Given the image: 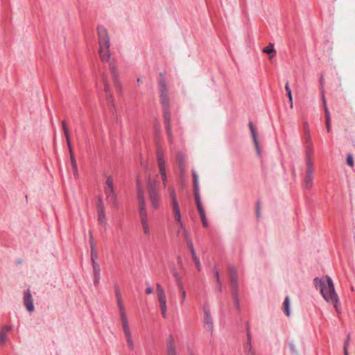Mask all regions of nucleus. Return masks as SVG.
I'll return each instance as SVG.
<instances>
[{"instance_id": "nucleus-1", "label": "nucleus", "mask_w": 355, "mask_h": 355, "mask_svg": "<svg viewBox=\"0 0 355 355\" xmlns=\"http://www.w3.org/2000/svg\"><path fill=\"white\" fill-rule=\"evenodd\" d=\"M325 278L327 281L322 277H315L313 279L315 286L316 289L320 290L325 301L331 303L336 312L340 313L341 309L339 298L335 291L333 280L328 275H326Z\"/></svg>"}, {"instance_id": "nucleus-2", "label": "nucleus", "mask_w": 355, "mask_h": 355, "mask_svg": "<svg viewBox=\"0 0 355 355\" xmlns=\"http://www.w3.org/2000/svg\"><path fill=\"white\" fill-rule=\"evenodd\" d=\"M159 90L160 93V103L163 108V116L166 133L169 141H172V130L171 128L170 101L168 87L165 79L163 78L159 81Z\"/></svg>"}, {"instance_id": "nucleus-3", "label": "nucleus", "mask_w": 355, "mask_h": 355, "mask_svg": "<svg viewBox=\"0 0 355 355\" xmlns=\"http://www.w3.org/2000/svg\"><path fill=\"white\" fill-rule=\"evenodd\" d=\"M97 31L98 34L99 54L103 62H107L110 58V38L106 29L103 26H98Z\"/></svg>"}, {"instance_id": "nucleus-4", "label": "nucleus", "mask_w": 355, "mask_h": 355, "mask_svg": "<svg viewBox=\"0 0 355 355\" xmlns=\"http://www.w3.org/2000/svg\"><path fill=\"white\" fill-rule=\"evenodd\" d=\"M147 190L152 207L158 208L160 200L159 183L157 180L149 178L147 180Z\"/></svg>"}, {"instance_id": "nucleus-5", "label": "nucleus", "mask_w": 355, "mask_h": 355, "mask_svg": "<svg viewBox=\"0 0 355 355\" xmlns=\"http://www.w3.org/2000/svg\"><path fill=\"white\" fill-rule=\"evenodd\" d=\"M138 211L144 234L146 236L149 237L150 235V230L148 223V216L147 214L146 209H139Z\"/></svg>"}, {"instance_id": "nucleus-6", "label": "nucleus", "mask_w": 355, "mask_h": 355, "mask_svg": "<svg viewBox=\"0 0 355 355\" xmlns=\"http://www.w3.org/2000/svg\"><path fill=\"white\" fill-rule=\"evenodd\" d=\"M307 168L304 178V187L305 189H310L313 185V165L311 162H308Z\"/></svg>"}, {"instance_id": "nucleus-7", "label": "nucleus", "mask_w": 355, "mask_h": 355, "mask_svg": "<svg viewBox=\"0 0 355 355\" xmlns=\"http://www.w3.org/2000/svg\"><path fill=\"white\" fill-rule=\"evenodd\" d=\"M203 312L204 327L211 333V335H212L214 331V324L209 308L207 306H205L203 307Z\"/></svg>"}, {"instance_id": "nucleus-8", "label": "nucleus", "mask_w": 355, "mask_h": 355, "mask_svg": "<svg viewBox=\"0 0 355 355\" xmlns=\"http://www.w3.org/2000/svg\"><path fill=\"white\" fill-rule=\"evenodd\" d=\"M227 270L230 276V285L231 289L239 288L238 274L236 268L233 265H229Z\"/></svg>"}, {"instance_id": "nucleus-9", "label": "nucleus", "mask_w": 355, "mask_h": 355, "mask_svg": "<svg viewBox=\"0 0 355 355\" xmlns=\"http://www.w3.org/2000/svg\"><path fill=\"white\" fill-rule=\"evenodd\" d=\"M106 199L109 203L117 208L119 202L114 188L104 187Z\"/></svg>"}, {"instance_id": "nucleus-10", "label": "nucleus", "mask_w": 355, "mask_h": 355, "mask_svg": "<svg viewBox=\"0 0 355 355\" xmlns=\"http://www.w3.org/2000/svg\"><path fill=\"white\" fill-rule=\"evenodd\" d=\"M24 304L29 313H33L34 311L35 306L33 298L29 289H27L24 292Z\"/></svg>"}, {"instance_id": "nucleus-11", "label": "nucleus", "mask_w": 355, "mask_h": 355, "mask_svg": "<svg viewBox=\"0 0 355 355\" xmlns=\"http://www.w3.org/2000/svg\"><path fill=\"white\" fill-rule=\"evenodd\" d=\"M249 128L250 130V132H251L252 140H253L254 147L256 149L257 155H258V157L259 158H261V148L259 147V141H258L257 134L255 128L252 121L249 122Z\"/></svg>"}, {"instance_id": "nucleus-12", "label": "nucleus", "mask_w": 355, "mask_h": 355, "mask_svg": "<svg viewBox=\"0 0 355 355\" xmlns=\"http://www.w3.org/2000/svg\"><path fill=\"white\" fill-rule=\"evenodd\" d=\"M115 291H116V301H117V305L118 308L119 309L120 312V316L121 319L123 320V318H127V316L125 315V308L123 304V300L119 292V288L116 286H115Z\"/></svg>"}, {"instance_id": "nucleus-13", "label": "nucleus", "mask_w": 355, "mask_h": 355, "mask_svg": "<svg viewBox=\"0 0 355 355\" xmlns=\"http://www.w3.org/2000/svg\"><path fill=\"white\" fill-rule=\"evenodd\" d=\"M157 166L159 171H166L165 166V159L164 152L160 148L157 149Z\"/></svg>"}, {"instance_id": "nucleus-14", "label": "nucleus", "mask_w": 355, "mask_h": 355, "mask_svg": "<svg viewBox=\"0 0 355 355\" xmlns=\"http://www.w3.org/2000/svg\"><path fill=\"white\" fill-rule=\"evenodd\" d=\"M192 176H193V190H194L195 200H200L198 176L195 170H192Z\"/></svg>"}, {"instance_id": "nucleus-15", "label": "nucleus", "mask_w": 355, "mask_h": 355, "mask_svg": "<svg viewBox=\"0 0 355 355\" xmlns=\"http://www.w3.org/2000/svg\"><path fill=\"white\" fill-rule=\"evenodd\" d=\"M196 205H197V208H198V212L200 214V218H201V220H202V225L205 227H207L208 226V222H207V218H206L205 211V210L203 209V207H202V202H201V200H196Z\"/></svg>"}, {"instance_id": "nucleus-16", "label": "nucleus", "mask_w": 355, "mask_h": 355, "mask_svg": "<svg viewBox=\"0 0 355 355\" xmlns=\"http://www.w3.org/2000/svg\"><path fill=\"white\" fill-rule=\"evenodd\" d=\"M137 199L139 209H146V200L143 191L140 187L139 181H137Z\"/></svg>"}, {"instance_id": "nucleus-17", "label": "nucleus", "mask_w": 355, "mask_h": 355, "mask_svg": "<svg viewBox=\"0 0 355 355\" xmlns=\"http://www.w3.org/2000/svg\"><path fill=\"white\" fill-rule=\"evenodd\" d=\"M61 123H62V130H63V132L64 133V136H65V138L67 140L69 150L70 153V156L71 157L72 155H73V149H72V146H71V141H70V138H69V132L68 130L67 123L65 121H62Z\"/></svg>"}, {"instance_id": "nucleus-18", "label": "nucleus", "mask_w": 355, "mask_h": 355, "mask_svg": "<svg viewBox=\"0 0 355 355\" xmlns=\"http://www.w3.org/2000/svg\"><path fill=\"white\" fill-rule=\"evenodd\" d=\"M61 123H62V130H63V132L64 133V136H65V138L67 140L69 150L70 153V156L71 157L72 155H73V149H72V146H71V141H70V138H69V132L68 130L67 123L65 121H62Z\"/></svg>"}, {"instance_id": "nucleus-19", "label": "nucleus", "mask_w": 355, "mask_h": 355, "mask_svg": "<svg viewBox=\"0 0 355 355\" xmlns=\"http://www.w3.org/2000/svg\"><path fill=\"white\" fill-rule=\"evenodd\" d=\"M61 123H62V130H63V132L64 133V136H65V138L67 140L69 150L70 153V156L71 157L72 155H73V149H72V146H71V141H70V138H69V132L68 130L67 123L65 121H62Z\"/></svg>"}, {"instance_id": "nucleus-20", "label": "nucleus", "mask_w": 355, "mask_h": 355, "mask_svg": "<svg viewBox=\"0 0 355 355\" xmlns=\"http://www.w3.org/2000/svg\"><path fill=\"white\" fill-rule=\"evenodd\" d=\"M167 355H178L175 347L174 338L172 336H169L166 341Z\"/></svg>"}, {"instance_id": "nucleus-21", "label": "nucleus", "mask_w": 355, "mask_h": 355, "mask_svg": "<svg viewBox=\"0 0 355 355\" xmlns=\"http://www.w3.org/2000/svg\"><path fill=\"white\" fill-rule=\"evenodd\" d=\"M232 293L236 310L239 313H240L241 309L239 300V288L232 289Z\"/></svg>"}, {"instance_id": "nucleus-22", "label": "nucleus", "mask_w": 355, "mask_h": 355, "mask_svg": "<svg viewBox=\"0 0 355 355\" xmlns=\"http://www.w3.org/2000/svg\"><path fill=\"white\" fill-rule=\"evenodd\" d=\"M12 326L4 325L0 331V344L4 345L8 340L7 333L12 329Z\"/></svg>"}, {"instance_id": "nucleus-23", "label": "nucleus", "mask_w": 355, "mask_h": 355, "mask_svg": "<svg viewBox=\"0 0 355 355\" xmlns=\"http://www.w3.org/2000/svg\"><path fill=\"white\" fill-rule=\"evenodd\" d=\"M89 243H90V248H91V259H98V255L96 251L95 243L94 240V236L92 232L89 231Z\"/></svg>"}, {"instance_id": "nucleus-24", "label": "nucleus", "mask_w": 355, "mask_h": 355, "mask_svg": "<svg viewBox=\"0 0 355 355\" xmlns=\"http://www.w3.org/2000/svg\"><path fill=\"white\" fill-rule=\"evenodd\" d=\"M110 67L111 73H112V76L113 77V79H114V81L116 89H117L118 92H121L122 89H121V86L119 85V83L118 82L116 70L114 66L112 65V64H110Z\"/></svg>"}, {"instance_id": "nucleus-25", "label": "nucleus", "mask_w": 355, "mask_h": 355, "mask_svg": "<svg viewBox=\"0 0 355 355\" xmlns=\"http://www.w3.org/2000/svg\"><path fill=\"white\" fill-rule=\"evenodd\" d=\"M172 208H173V213L175 215V220L176 221H180L181 218H182V216H181V213H180L179 203L178 202L173 203Z\"/></svg>"}, {"instance_id": "nucleus-26", "label": "nucleus", "mask_w": 355, "mask_h": 355, "mask_svg": "<svg viewBox=\"0 0 355 355\" xmlns=\"http://www.w3.org/2000/svg\"><path fill=\"white\" fill-rule=\"evenodd\" d=\"M96 261L97 259H91L93 275H101L100 264Z\"/></svg>"}, {"instance_id": "nucleus-27", "label": "nucleus", "mask_w": 355, "mask_h": 355, "mask_svg": "<svg viewBox=\"0 0 355 355\" xmlns=\"http://www.w3.org/2000/svg\"><path fill=\"white\" fill-rule=\"evenodd\" d=\"M121 322H122L123 329V331H124L125 337L126 338L130 337L131 333H130V329L128 322V318H123V320H121Z\"/></svg>"}, {"instance_id": "nucleus-28", "label": "nucleus", "mask_w": 355, "mask_h": 355, "mask_svg": "<svg viewBox=\"0 0 355 355\" xmlns=\"http://www.w3.org/2000/svg\"><path fill=\"white\" fill-rule=\"evenodd\" d=\"M284 312L287 316H290V299L289 297L286 296L284 302Z\"/></svg>"}, {"instance_id": "nucleus-29", "label": "nucleus", "mask_w": 355, "mask_h": 355, "mask_svg": "<svg viewBox=\"0 0 355 355\" xmlns=\"http://www.w3.org/2000/svg\"><path fill=\"white\" fill-rule=\"evenodd\" d=\"M168 191H169V196H170V198L171 200L172 204L173 203H178V201L177 198H176V193H175V189L173 187H170L168 189Z\"/></svg>"}, {"instance_id": "nucleus-30", "label": "nucleus", "mask_w": 355, "mask_h": 355, "mask_svg": "<svg viewBox=\"0 0 355 355\" xmlns=\"http://www.w3.org/2000/svg\"><path fill=\"white\" fill-rule=\"evenodd\" d=\"M97 213H98V220L101 223L105 225L107 223V220H106V217H105V210L97 211Z\"/></svg>"}, {"instance_id": "nucleus-31", "label": "nucleus", "mask_w": 355, "mask_h": 355, "mask_svg": "<svg viewBox=\"0 0 355 355\" xmlns=\"http://www.w3.org/2000/svg\"><path fill=\"white\" fill-rule=\"evenodd\" d=\"M212 272L214 275V277L216 278V282H217V284H218V289L219 291L221 290V282H220V277H219V272H218V270L216 269V268H213L212 269Z\"/></svg>"}, {"instance_id": "nucleus-32", "label": "nucleus", "mask_w": 355, "mask_h": 355, "mask_svg": "<svg viewBox=\"0 0 355 355\" xmlns=\"http://www.w3.org/2000/svg\"><path fill=\"white\" fill-rule=\"evenodd\" d=\"M103 81H104V90L107 96V97L109 98V102L110 103H113V99H112V96L110 95V86L108 85V84L105 82V80L103 79Z\"/></svg>"}, {"instance_id": "nucleus-33", "label": "nucleus", "mask_w": 355, "mask_h": 355, "mask_svg": "<svg viewBox=\"0 0 355 355\" xmlns=\"http://www.w3.org/2000/svg\"><path fill=\"white\" fill-rule=\"evenodd\" d=\"M285 89L286 91L287 96H288V97L289 98V101H290V103H291V107H293L292 92H291V89L290 87H289L288 82H287L286 85H285Z\"/></svg>"}, {"instance_id": "nucleus-34", "label": "nucleus", "mask_w": 355, "mask_h": 355, "mask_svg": "<svg viewBox=\"0 0 355 355\" xmlns=\"http://www.w3.org/2000/svg\"><path fill=\"white\" fill-rule=\"evenodd\" d=\"M313 153V148L311 146H308L306 147V164H308V162L311 161V156Z\"/></svg>"}, {"instance_id": "nucleus-35", "label": "nucleus", "mask_w": 355, "mask_h": 355, "mask_svg": "<svg viewBox=\"0 0 355 355\" xmlns=\"http://www.w3.org/2000/svg\"><path fill=\"white\" fill-rule=\"evenodd\" d=\"M187 245H188V247H189V248L190 250L191 255L192 256L196 255V251H195V249H194V246H193V242H192L191 239H187Z\"/></svg>"}, {"instance_id": "nucleus-36", "label": "nucleus", "mask_w": 355, "mask_h": 355, "mask_svg": "<svg viewBox=\"0 0 355 355\" xmlns=\"http://www.w3.org/2000/svg\"><path fill=\"white\" fill-rule=\"evenodd\" d=\"M104 187L114 188V182L112 176H107L105 181Z\"/></svg>"}, {"instance_id": "nucleus-37", "label": "nucleus", "mask_w": 355, "mask_h": 355, "mask_svg": "<svg viewBox=\"0 0 355 355\" xmlns=\"http://www.w3.org/2000/svg\"><path fill=\"white\" fill-rule=\"evenodd\" d=\"M263 52L266 53H275V49L273 47V44L270 43L268 46L265 47L263 49Z\"/></svg>"}, {"instance_id": "nucleus-38", "label": "nucleus", "mask_w": 355, "mask_h": 355, "mask_svg": "<svg viewBox=\"0 0 355 355\" xmlns=\"http://www.w3.org/2000/svg\"><path fill=\"white\" fill-rule=\"evenodd\" d=\"M244 351L248 354L253 355V354L252 353V344H251V343H248V342L246 343L245 345L244 346Z\"/></svg>"}, {"instance_id": "nucleus-39", "label": "nucleus", "mask_w": 355, "mask_h": 355, "mask_svg": "<svg viewBox=\"0 0 355 355\" xmlns=\"http://www.w3.org/2000/svg\"><path fill=\"white\" fill-rule=\"evenodd\" d=\"M160 173V175H161V178H162V182H163V185L164 187H166V184H167V175H166V171H159Z\"/></svg>"}, {"instance_id": "nucleus-40", "label": "nucleus", "mask_w": 355, "mask_h": 355, "mask_svg": "<svg viewBox=\"0 0 355 355\" xmlns=\"http://www.w3.org/2000/svg\"><path fill=\"white\" fill-rule=\"evenodd\" d=\"M193 257V259L195 262V264H196V266L198 269V271H200L201 270V264H200V259L199 258L197 257V255H193L192 256Z\"/></svg>"}, {"instance_id": "nucleus-41", "label": "nucleus", "mask_w": 355, "mask_h": 355, "mask_svg": "<svg viewBox=\"0 0 355 355\" xmlns=\"http://www.w3.org/2000/svg\"><path fill=\"white\" fill-rule=\"evenodd\" d=\"M160 309L162 316L165 318H166V312H167V306L166 304L163 303L160 304Z\"/></svg>"}, {"instance_id": "nucleus-42", "label": "nucleus", "mask_w": 355, "mask_h": 355, "mask_svg": "<svg viewBox=\"0 0 355 355\" xmlns=\"http://www.w3.org/2000/svg\"><path fill=\"white\" fill-rule=\"evenodd\" d=\"M349 340H350V334H348V335L347 336V338H346L345 341L344 342V345H343V351H344V352H348V347H349Z\"/></svg>"}, {"instance_id": "nucleus-43", "label": "nucleus", "mask_w": 355, "mask_h": 355, "mask_svg": "<svg viewBox=\"0 0 355 355\" xmlns=\"http://www.w3.org/2000/svg\"><path fill=\"white\" fill-rule=\"evenodd\" d=\"M288 346H289L291 353L293 355H298L297 351L295 346L293 342H290L288 344Z\"/></svg>"}, {"instance_id": "nucleus-44", "label": "nucleus", "mask_w": 355, "mask_h": 355, "mask_svg": "<svg viewBox=\"0 0 355 355\" xmlns=\"http://www.w3.org/2000/svg\"><path fill=\"white\" fill-rule=\"evenodd\" d=\"M104 205L102 200V198H98V205H97V211L104 210Z\"/></svg>"}, {"instance_id": "nucleus-45", "label": "nucleus", "mask_w": 355, "mask_h": 355, "mask_svg": "<svg viewBox=\"0 0 355 355\" xmlns=\"http://www.w3.org/2000/svg\"><path fill=\"white\" fill-rule=\"evenodd\" d=\"M173 277H175V282L177 284H180L182 282V279L179 273L176 271L173 272Z\"/></svg>"}, {"instance_id": "nucleus-46", "label": "nucleus", "mask_w": 355, "mask_h": 355, "mask_svg": "<svg viewBox=\"0 0 355 355\" xmlns=\"http://www.w3.org/2000/svg\"><path fill=\"white\" fill-rule=\"evenodd\" d=\"M347 164L350 166H354V160H353V157L352 155V154H348L347 155Z\"/></svg>"}, {"instance_id": "nucleus-47", "label": "nucleus", "mask_w": 355, "mask_h": 355, "mask_svg": "<svg viewBox=\"0 0 355 355\" xmlns=\"http://www.w3.org/2000/svg\"><path fill=\"white\" fill-rule=\"evenodd\" d=\"M94 276V285L97 287L100 284L101 275H93Z\"/></svg>"}, {"instance_id": "nucleus-48", "label": "nucleus", "mask_w": 355, "mask_h": 355, "mask_svg": "<svg viewBox=\"0 0 355 355\" xmlns=\"http://www.w3.org/2000/svg\"><path fill=\"white\" fill-rule=\"evenodd\" d=\"M246 329H247V342L251 343L252 342V336H251V332H250V327H249L248 324H247Z\"/></svg>"}, {"instance_id": "nucleus-49", "label": "nucleus", "mask_w": 355, "mask_h": 355, "mask_svg": "<svg viewBox=\"0 0 355 355\" xmlns=\"http://www.w3.org/2000/svg\"><path fill=\"white\" fill-rule=\"evenodd\" d=\"M126 339H127V343H128V347H130V349L131 350H132L134 349V345H133L132 336L127 337Z\"/></svg>"}, {"instance_id": "nucleus-50", "label": "nucleus", "mask_w": 355, "mask_h": 355, "mask_svg": "<svg viewBox=\"0 0 355 355\" xmlns=\"http://www.w3.org/2000/svg\"><path fill=\"white\" fill-rule=\"evenodd\" d=\"M71 164H72L73 169L76 171H77V164H76V161L74 155H72V157H71Z\"/></svg>"}, {"instance_id": "nucleus-51", "label": "nucleus", "mask_w": 355, "mask_h": 355, "mask_svg": "<svg viewBox=\"0 0 355 355\" xmlns=\"http://www.w3.org/2000/svg\"><path fill=\"white\" fill-rule=\"evenodd\" d=\"M256 214L257 218L260 217V203L258 202L256 205Z\"/></svg>"}, {"instance_id": "nucleus-52", "label": "nucleus", "mask_w": 355, "mask_h": 355, "mask_svg": "<svg viewBox=\"0 0 355 355\" xmlns=\"http://www.w3.org/2000/svg\"><path fill=\"white\" fill-rule=\"evenodd\" d=\"M181 293V302H180V303L183 304L184 300H185V298H186V291H182V293Z\"/></svg>"}, {"instance_id": "nucleus-53", "label": "nucleus", "mask_w": 355, "mask_h": 355, "mask_svg": "<svg viewBox=\"0 0 355 355\" xmlns=\"http://www.w3.org/2000/svg\"><path fill=\"white\" fill-rule=\"evenodd\" d=\"M323 104H324V113L327 114V113L329 112V110L327 108V104H326V101H325V98H324V96H323Z\"/></svg>"}, {"instance_id": "nucleus-54", "label": "nucleus", "mask_w": 355, "mask_h": 355, "mask_svg": "<svg viewBox=\"0 0 355 355\" xmlns=\"http://www.w3.org/2000/svg\"><path fill=\"white\" fill-rule=\"evenodd\" d=\"M156 289H157V293L164 291V288L162 287V286L159 283H157V284H156Z\"/></svg>"}, {"instance_id": "nucleus-55", "label": "nucleus", "mask_w": 355, "mask_h": 355, "mask_svg": "<svg viewBox=\"0 0 355 355\" xmlns=\"http://www.w3.org/2000/svg\"><path fill=\"white\" fill-rule=\"evenodd\" d=\"M326 123V126H327V132H330L331 129V121H328V122H325Z\"/></svg>"}, {"instance_id": "nucleus-56", "label": "nucleus", "mask_w": 355, "mask_h": 355, "mask_svg": "<svg viewBox=\"0 0 355 355\" xmlns=\"http://www.w3.org/2000/svg\"><path fill=\"white\" fill-rule=\"evenodd\" d=\"M153 288L148 285L146 289V293L147 294H151V293H153Z\"/></svg>"}, {"instance_id": "nucleus-57", "label": "nucleus", "mask_w": 355, "mask_h": 355, "mask_svg": "<svg viewBox=\"0 0 355 355\" xmlns=\"http://www.w3.org/2000/svg\"><path fill=\"white\" fill-rule=\"evenodd\" d=\"M158 301L159 302V304H163V303L166 304V297L159 298V299H158Z\"/></svg>"}, {"instance_id": "nucleus-58", "label": "nucleus", "mask_w": 355, "mask_h": 355, "mask_svg": "<svg viewBox=\"0 0 355 355\" xmlns=\"http://www.w3.org/2000/svg\"><path fill=\"white\" fill-rule=\"evenodd\" d=\"M166 297L164 291L160 292V293H157V297H158V299L162 298V297Z\"/></svg>"}, {"instance_id": "nucleus-59", "label": "nucleus", "mask_w": 355, "mask_h": 355, "mask_svg": "<svg viewBox=\"0 0 355 355\" xmlns=\"http://www.w3.org/2000/svg\"><path fill=\"white\" fill-rule=\"evenodd\" d=\"M328 121H331L330 112L325 114V122H328Z\"/></svg>"}, {"instance_id": "nucleus-60", "label": "nucleus", "mask_w": 355, "mask_h": 355, "mask_svg": "<svg viewBox=\"0 0 355 355\" xmlns=\"http://www.w3.org/2000/svg\"><path fill=\"white\" fill-rule=\"evenodd\" d=\"M183 232H184V236L185 240H186V241H187V239H190V237H189V233H188V232L187 231V230H184L183 231Z\"/></svg>"}, {"instance_id": "nucleus-61", "label": "nucleus", "mask_w": 355, "mask_h": 355, "mask_svg": "<svg viewBox=\"0 0 355 355\" xmlns=\"http://www.w3.org/2000/svg\"><path fill=\"white\" fill-rule=\"evenodd\" d=\"M178 287H179V290L180 291V293H182V291H184V288H183V285H182V282H180V284H177Z\"/></svg>"}, {"instance_id": "nucleus-62", "label": "nucleus", "mask_w": 355, "mask_h": 355, "mask_svg": "<svg viewBox=\"0 0 355 355\" xmlns=\"http://www.w3.org/2000/svg\"><path fill=\"white\" fill-rule=\"evenodd\" d=\"M178 223H179V225H180V227L184 231L185 229L184 227V225L182 221V220L180 221H177Z\"/></svg>"}, {"instance_id": "nucleus-63", "label": "nucleus", "mask_w": 355, "mask_h": 355, "mask_svg": "<svg viewBox=\"0 0 355 355\" xmlns=\"http://www.w3.org/2000/svg\"><path fill=\"white\" fill-rule=\"evenodd\" d=\"M179 165H180V171H181V173H182L183 170H184L183 162L182 161H180Z\"/></svg>"}, {"instance_id": "nucleus-64", "label": "nucleus", "mask_w": 355, "mask_h": 355, "mask_svg": "<svg viewBox=\"0 0 355 355\" xmlns=\"http://www.w3.org/2000/svg\"><path fill=\"white\" fill-rule=\"evenodd\" d=\"M322 80H323V78H322V77L320 78V84H321V85H322Z\"/></svg>"}]
</instances>
